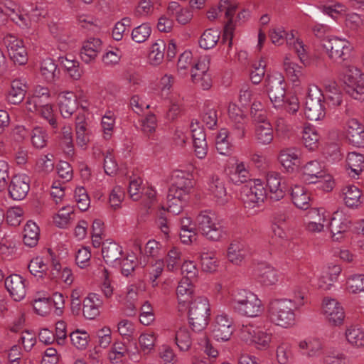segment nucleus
<instances>
[{"label":"nucleus","instance_id":"nucleus-1","mask_svg":"<svg viewBox=\"0 0 364 364\" xmlns=\"http://www.w3.org/2000/svg\"><path fill=\"white\" fill-rule=\"evenodd\" d=\"M303 304L301 294L296 300L274 299L269 304V318L277 326L284 328L291 326L295 321V311Z\"/></svg>","mask_w":364,"mask_h":364},{"label":"nucleus","instance_id":"nucleus-2","mask_svg":"<svg viewBox=\"0 0 364 364\" xmlns=\"http://www.w3.org/2000/svg\"><path fill=\"white\" fill-rule=\"evenodd\" d=\"M230 306L237 314L248 317H256L262 311L261 301L255 294L245 290L232 295Z\"/></svg>","mask_w":364,"mask_h":364},{"label":"nucleus","instance_id":"nucleus-3","mask_svg":"<svg viewBox=\"0 0 364 364\" xmlns=\"http://www.w3.org/2000/svg\"><path fill=\"white\" fill-rule=\"evenodd\" d=\"M210 315V304L207 298L200 296L190 303L188 321L193 331H203L208 324Z\"/></svg>","mask_w":364,"mask_h":364},{"label":"nucleus","instance_id":"nucleus-4","mask_svg":"<svg viewBox=\"0 0 364 364\" xmlns=\"http://www.w3.org/2000/svg\"><path fill=\"white\" fill-rule=\"evenodd\" d=\"M196 221L198 230L210 241H219L225 235L224 228L217 220L215 213L211 211L204 210L200 212Z\"/></svg>","mask_w":364,"mask_h":364},{"label":"nucleus","instance_id":"nucleus-5","mask_svg":"<svg viewBox=\"0 0 364 364\" xmlns=\"http://www.w3.org/2000/svg\"><path fill=\"white\" fill-rule=\"evenodd\" d=\"M267 196V190L259 179L249 180L240 190V198L245 208H248L259 206Z\"/></svg>","mask_w":364,"mask_h":364},{"label":"nucleus","instance_id":"nucleus-6","mask_svg":"<svg viewBox=\"0 0 364 364\" xmlns=\"http://www.w3.org/2000/svg\"><path fill=\"white\" fill-rule=\"evenodd\" d=\"M343 80L347 94L355 100H364V73L360 69L353 65L346 67Z\"/></svg>","mask_w":364,"mask_h":364},{"label":"nucleus","instance_id":"nucleus-7","mask_svg":"<svg viewBox=\"0 0 364 364\" xmlns=\"http://www.w3.org/2000/svg\"><path fill=\"white\" fill-rule=\"evenodd\" d=\"M304 113L311 121L322 119L326 115L325 97L317 86L309 89Z\"/></svg>","mask_w":364,"mask_h":364},{"label":"nucleus","instance_id":"nucleus-8","mask_svg":"<svg viewBox=\"0 0 364 364\" xmlns=\"http://www.w3.org/2000/svg\"><path fill=\"white\" fill-rule=\"evenodd\" d=\"M267 82L269 98L275 108L282 107L286 96V83L281 74L267 76Z\"/></svg>","mask_w":364,"mask_h":364},{"label":"nucleus","instance_id":"nucleus-9","mask_svg":"<svg viewBox=\"0 0 364 364\" xmlns=\"http://www.w3.org/2000/svg\"><path fill=\"white\" fill-rule=\"evenodd\" d=\"M322 46L326 50L331 59L345 60L351 50L350 43L338 38H324L322 40Z\"/></svg>","mask_w":364,"mask_h":364},{"label":"nucleus","instance_id":"nucleus-10","mask_svg":"<svg viewBox=\"0 0 364 364\" xmlns=\"http://www.w3.org/2000/svg\"><path fill=\"white\" fill-rule=\"evenodd\" d=\"M233 321L228 315H218L212 325V334L217 341H228L234 331Z\"/></svg>","mask_w":364,"mask_h":364},{"label":"nucleus","instance_id":"nucleus-11","mask_svg":"<svg viewBox=\"0 0 364 364\" xmlns=\"http://www.w3.org/2000/svg\"><path fill=\"white\" fill-rule=\"evenodd\" d=\"M322 312L328 322L333 326L341 325L345 317L343 308L334 299H323Z\"/></svg>","mask_w":364,"mask_h":364},{"label":"nucleus","instance_id":"nucleus-12","mask_svg":"<svg viewBox=\"0 0 364 364\" xmlns=\"http://www.w3.org/2000/svg\"><path fill=\"white\" fill-rule=\"evenodd\" d=\"M326 177L330 178L326 174L324 166L318 161H310L303 167V179L308 183H316Z\"/></svg>","mask_w":364,"mask_h":364},{"label":"nucleus","instance_id":"nucleus-13","mask_svg":"<svg viewBox=\"0 0 364 364\" xmlns=\"http://www.w3.org/2000/svg\"><path fill=\"white\" fill-rule=\"evenodd\" d=\"M208 191L218 205H223L228 201L229 197L227 195L224 179L219 176H210L208 181Z\"/></svg>","mask_w":364,"mask_h":364},{"label":"nucleus","instance_id":"nucleus-14","mask_svg":"<svg viewBox=\"0 0 364 364\" xmlns=\"http://www.w3.org/2000/svg\"><path fill=\"white\" fill-rule=\"evenodd\" d=\"M5 287L15 301L22 300L26 294L25 280L18 274H11L5 279Z\"/></svg>","mask_w":364,"mask_h":364},{"label":"nucleus","instance_id":"nucleus-15","mask_svg":"<svg viewBox=\"0 0 364 364\" xmlns=\"http://www.w3.org/2000/svg\"><path fill=\"white\" fill-rule=\"evenodd\" d=\"M30 189L28 178L26 176H15L9 186L10 197L15 200L23 199Z\"/></svg>","mask_w":364,"mask_h":364},{"label":"nucleus","instance_id":"nucleus-16","mask_svg":"<svg viewBox=\"0 0 364 364\" xmlns=\"http://www.w3.org/2000/svg\"><path fill=\"white\" fill-rule=\"evenodd\" d=\"M255 275L257 280L265 286L274 285L279 280L277 271L266 262L257 264L255 269Z\"/></svg>","mask_w":364,"mask_h":364},{"label":"nucleus","instance_id":"nucleus-17","mask_svg":"<svg viewBox=\"0 0 364 364\" xmlns=\"http://www.w3.org/2000/svg\"><path fill=\"white\" fill-rule=\"evenodd\" d=\"M346 137L349 143L356 147L364 146V126L356 119H350L347 122Z\"/></svg>","mask_w":364,"mask_h":364},{"label":"nucleus","instance_id":"nucleus-18","mask_svg":"<svg viewBox=\"0 0 364 364\" xmlns=\"http://www.w3.org/2000/svg\"><path fill=\"white\" fill-rule=\"evenodd\" d=\"M350 220L342 211L334 212L329 223L330 230L334 240L340 238L339 237H335L337 235H341L347 232L350 229Z\"/></svg>","mask_w":364,"mask_h":364},{"label":"nucleus","instance_id":"nucleus-19","mask_svg":"<svg viewBox=\"0 0 364 364\" xmlns=\"http://www.w3.org/2000/svg\"><path fill=\"white\" fill-rule=\"evenodd\" d=\"M281 180L280 174L277 172L270 171L267 173V187L269 190V198L272 200L278 201L284 196V191L281 185Z\"/></svg>","mask_w":364,"mask_h":364},{"label":"nucleus","instance_id":"nucleus-20","mask_svg":"<svg viewBox=\"0 0 364 364\" xmlns=\"http://www.w3.org/2000/svg\"><path fill=\"white\" fill-rule=\"evenodd\" d=\"M77 97L73 92H67L59 95V109L64 118H69L77 109Z\"/></svg>","mask_w":364,"mask_h":364},{"label":"nucleus","instance_id":"nucleus-21","mask_svg":"<svg viewBox=\"0 0 364 364\" xmlns=\"http://www.w3.org/2000/svg\"><path fill=\"white\" fill-rule=\"evenodd\" d=\"M102 50V41L99 38H90L86 41L81 50L80 58L85 63L94 61Z\"/></svg>","mask_w":364,"mask_h":364},{"label":"nucleus","instance_id":"nucleus-22","mask_svg":"<svg viewBox=\"0 0 364 364\" xmlns=\"http://www.w3.org/2000/svg\"><path fill=\"white\" fill-rule=\"evenodd\" d=\"M193 292V286L191 280L182 279L176 289V295L178 302V311H183L190 300Z\"/></svg>","mask_w":364,"mask_h":364},{"label":"nucleus","instance_id":"nucleus-23","mask_svg":"<svg viewBox=\"0 0 364 364\" xmlns=\"http://www.w3.org/2000/svg\"><path fill=\"white\" fill-rule=\"evenodd\" d=\"M102 254L107 264L117 265L122 255V247L114 242H106L102 245Z\"/></svg>","mask_w":364,"mask_h":364},{"label":"nucleus","instance_id":"nucleus-24","mask_svg":"<svg viewBox=\"0 0 364 364\" xmlns=\"http://www.w3.org/2000/svg\"><path fill=\"white\" fill-rule=\"evenodd\" d=\"M291 197L293 203L299 209L307 210L310 207V195L306 189L299 185L291 188Z\"/></svg>","mask_w":364,"mask_h":364},{"label":"nucleus","instance_id":"nucleus-25","mask_svg":"<svg viewBox=\"0 0 364 364\" xmlns=\"http://www.w3.org/2000/svg\"><path fill=\"white\" fill-rule=\"evenodd\" d=\"M255 137L258 144H269L274 139L273 128L270 122L257 124L255 128Z\"/></svg>","mask_w":364,"mask_h":364},{"label":"nucleus","instance_id":"nucleus-26","mask_svg":"<svg viewBox=\"0 0 364 364\" xmlns=\"http://www.w3.org/2000/svg\"><path fill=\"white\" fill-rule=\"evenodd\" d=\"M26 85L20 80H14L11 83V88L7 95V101L10 104L18 105L24 99Z\"/></svg>","mask_w":364,"mask_h":364},{"label":"nucleus","instance_id":"nucleus-27","mask_svg":"<svg viewBox=\"0 0 364 364\" xmlns=\"http://www.w3.org/2000/svg\"><path fill=\"white\" fill-rule=\"evenodd\" d=\"M247 250L244 244L235 241L232 242L228 249L227 257L228 260L235 264H240L246 255Z\"/></svg>","mask_w":364,"mask_h":364},{"label":"nucleus","instance_id":"nucleus-28","mask_svg":"<svg viewBox=\"0 0 364 364\" xmlns=\"http://www.w3.org/2000/svg\"><path fill=\"white\" fill-rule=\"evenodd\" d=\"M324 210L321 209H313L309 211V215L314 219V220L308 223L306 229L308 231L311 232H320L323 230L326 221Z\"/></svg>","mask_w":364,"mask_h":364},{"label":"nucleus","instance_id":"nucleus-29","mask_svg":"<svg viewBox=\"0 0 364 364\" xmlns=\"http://www.w3.org/2000/svg\"><path fill=\"white\" fill-rule=\"evenodd\" d=\"M41 74L46 81L53 82L58 77L59 70L51 58L44 59L41 64Z\"/></svg>","mask_w":364,"mask_h":364},{"label":"nucleus","instance_id":"nucleus-30","mask_svg":"<svg viewBox=\"0 0 364 364\" xmlns=\"http://www.w3.org/2000/svg\"><path fill=\"white\" fill-rule=\"evenodd\" d=\"M326 98L333 106H338L342 102V94L336 81L327 80L324 82Z\"/></svg>","mask_w":364,"mask_h":364},{"label":"nucleus","instance_id":"nucleus-31","mask_svg":"<svg viewBox=\"0 0 364 364\" xmlns=\"http://www.w3.org/2000/svg\"><path fill=\"white\" fill-rule=\"evenodd\" d=\"M301 151L296 148H288L280 151L279 160L283 166L289 168L299 162Z\"/></svg>","mask_w":364,"mask_h":364},{"label":"nucleus","instance_id":"nucleus-32","mask_svg":"<svg viewBox=\"0 0 364 364\" xmlns=\"http://www.w3.org/2000/svg\"><path fill=\"white\" fill-rule=\"evenodd\" d=\"M39 240V228L32 222H27L23 230V242L28 247H34Z\"/></svg>","mask_w":364,"mask_h":364},{"label":"nucleus","instance_id":"nucleus-33","mask_svg":"<svg viewBox=\"0 0 364 364\" xmlns=\"http://www.w3.org/2000/svg\"><path fill=\"white\" fill-rule=\"evenodd\" d=\"M344 202L349 208H356L361 203V192L355 186H347L343 188Z\"/></svg>","mask_w":364,"mask_h":364},{"label":"nucleus","instance_id":"nucleus-34","mask_svg":"<svg viewBox=\"0 0 364 364\" xmlns=\"http://www.w3.org/2000/svg\"><path fill=\"white\" fill-rule=\"evenodd\" d=\"M299 346L300 349L306 350L302 353L309 357L318 356L322 353L323 344L321 341L317 338L302 341L299 342Z\"/></svg>","mask_w":364,"mask_h":364},{"label":"nucleus","instance_id":"nucleus-35","mask_svg":"<svg viewBox=\"0 0 364 364\" xmlns=\"http://www.w3.org/2000/svg\"><path fill=\"white\" fill-rule=\"evenodd\" d=\"M237 9V6L231 4L230 2L229 3L228 8L226 9L225 15V17L228 19V23L225 26L224 28V33L223 36V42L225 41H228V48H230L232 46V38H233V33L232 30L233 28L232 26V17L235 14V12Z\"/></svg>","mask_w":364,"mask_h":364},{"label":"nucleus","instance_id":"nucleus-36","mask_svg":"<svg viewBox=\"0 0 364 364\" xmlns=\"http://www.w3.org/2000/svg\"><path fill=\"white\" fill-rule=\"evenodd\" d=\"M220 32L218 30L209 28L205 30L199 39L200 47L208 50L213 48L218 42Z\"/></svg>","mask_w":364,"mask_h":364},{"label":"nucleus","instance_id":"nucleus-37","mask_svg":"<svg viewBox=\"0 0 364 364\" xmlns=\"http://www.w3.org/2000/svg\"><path fill=\"white\" fill-rule=\"evenodd\" d=\"M166 50V43L163 40H157L151 47L149 53V60L152 65L160 64L164 58Z\"/></svg>","mask_w":364,"mask_h":364},{"label":"nucleus","instance_id":"nucleus-38","mask_svg":"<svg viewBox=\"0 0 364 364\" xmlns=\"http://www.w3.org/2000/svg\"><path fill=\"white\" fill-rule=\"evenodd\" d=\"M302 139L309 150L314 151L318 147L319 136L314 127H305L302 131Z\"/></svg>","mask_w":364,"mask_h":364},{"label":"nucleus","instance_id":"nucleus-39","mask_svg":"<svg viewBox=\"0 0 364 364\" xmlns=\"http://www.w3.org/2000/svg\"><path fill=\"white\" fill-rule=\"evenodd\" d=\"M175 341L181 350L186 351L189 350L192 344V338L186 327H181L176 331L175 333Z\"/></svg>","mask_w":364,"mask_h":364},{"label":"nucleus","instance_id":"nucleus-40","mask_svg":"<svg viewBox=\"0 0 364 364\" xmlns=\"http://www.w3.org/2000/svg\"><path fill=\"white\" fill-rule=\"evenodd\" d=\"M348 342L358 348L364 346V331L358 326H350L346 331Z\"/></svg>","mask_w":364,"mask_h":364},{"label":"nucleus","instance_id":"nucleus-41","mask_svg":"<svg viewBox=\"0 0 364 364\" xmlns=\"http://www.w3.org/2000/svg\"><path fill=\"white\" fill-rule=\"evenodd\" d=\"M347 166L355 175H359L364 170V155L350 152L346 158Z\"/></svg>","mask_w":364,"mask_h":364},{"label":"nucleus","instance_id":"nucleus-42","mask_svg":"<svg viewBox=\"0 0 364 364\" xmlns=\"http://www.w3.org/2000/svg\"><path fill=\"white\" fill-rule=\"evenodd\" d=\"M76 141L81 147L85 146L89 141V136L87 132L86 123L84 115L77 116L76 118Z\"/></svg>","mask_w":364,"mask_h":364},{"label":"nucleus","instance_id":"nucleus-43","mask_svg":"<svg viewBox=\"0 0 364 364\" xmlns=\"http://www.w3.org/2000/svg\"><path fill=\"white\" fill-rule=\"evenodd\" d=\"M9 16L13 22L22 28H27L31 24L28 14L18 7L11 9Z\"/></svg>","mask_w":364,"mask_h":364},{"label":"nucleus","instance_id":"nucleus-44","mask_svg":"<svg viewBox=\"0 0 364 364\" xmlns=\"http://www.w3.org/2000/svg\"><path fill=\"white\" fill-rule=\"evenodd\" d=\"M73 212L72 206L68 205L62 208L57 215L54 217L55 224L60 228H66L73 219L72 217Z\"/></svg>","mask_w":364,"mask_h":364},{"label":"nucleus","instance_id":"nucleus-45","mask_svg":"<svg viewBox=\"0 0 364 364\" xmlns=\"http://www.w3.org/2000/svg\"><path fill=\"white\" fill-rule=\"evenodd\" d=\"M60 64L65 68L69 75L74 80H78L81 77L82 70L80 68V63L75 60L68 58H60Z\"/></svg>","mask_w":364,"mask_h":364},{"label":"nucleus","instance_id":"nucleus-46","mask_svg":"<svg viewBox=\"0 0 364 364\" xmlns=\"http://www.w3.org/2000/svg\"><path fill=\"white\" fill-rule=\"evenodd\" d=\"M272 338V334L271 333L257 329L254 334L252 343H253L258 350H266L269 347Z\"/></svg>","mask_w":364,"mask_h":364},{"label":"nucleus","instance_id":"nucleus-47","mask_svg":"<svg viewBox=\"0 0 364 364\" xmlns=\"http://www.w3.org/2000/svg\"><path fill=\"white\" fill-rule=\"evenodd\" d=\"M201 268L204 272H213L217 270L218 262L215 252H203L200 255Z\"/></svg>","mask_w":364,"mask_h":364},{"label":"nucleus","instance_id":"nucleus-48","mask_svg":"<svg viewBox=\"0 0 364 364\" xmlns=\"http://www.w3.org/2000/svg\"><path fill=\"white\" fill-rule=\"evenodd\" d=\"M151 33V27L149 23H144L134 28L132 31V38L138 43L145 42Z\"/></svg>","mask_w":364,"mask_h":364},{"label":"nucleus","instance_id":"nucleus-49","mask_svg":"<svg viewBox=\"0 0 364 364\" xmlns=\"http://www.w3.org/2000/svg\"><path fill=\"white\" fill-rule=\"evenodd\" d=\"M228 136V130L222 129L218 134L215 139V146L219 154L222 155H228L230 151V144L227 140Z\"/></svg>","mask_w":364,"mask_h":364},{"label":"nucleus","instance_id":"nucleus-50","mask_svg":"<svg viewBox=\"0 0 364 364\" xmlns=\"http://www.w3.org/2000/svg\"><path fill=\"white\" fill-rule=\"evenodd\" d=\"M186 175V173L183 171H178L177 174L174 176V181L172 186L189 193L193 188V182L191 178H187Z\"/></svg>","mask_w":364,"mask_h":364},{"label":"nucleus","instance_id":"nucleus-51","mask_svg":"<svg viewBox=\"0 0 364 364\" xmlns=\"http://www.w3.org/2000/svg\"><path fill=\"white\" fill-rule=\"evenodd\" d=\"M249 171L244 162L236 164L235 173L231 176V180L235 184L247 183L249 181Z\"/></svg>","mask_w":364,"mask_h":364},{"label":"nucleus","instance_id":"nucleus-52","mask_svg":"<svg viewBox=\"0 0 364 364\" xmlns=\"http://www.w3.org/2000/svg\"><path fill=\"white\" fill-rule=\"evenodd\" d=\"M31 137L33 146L37 149H42L46 146L47 134L43 128L39 127L33 128L31 133Z\"/></svg>","mask_w":364,"mask_h":364},{"label":"nucleus","instance_id":"nucleus-53","mask_svg":"<svg viewBox=\"0 0 364 364\" xmlns=\"http://www.w3.org/2000/svg\"><path fill=\"white\" fill-rule=\"evenodd\" d=\"M36 168L38 172L48 173L54 168L53 156L47 154L41 156L36 161Z\"/></svg>","mask_w":364,"mask_h":364},{"label":"nucleus","instance_id":"nucleus-54","mask_svg":"<svg viewBox=\"0 0 364 364\" xmlns=\"http://www.w3.org/2000/svg\"><path fill=\"white\" fill-rule=\"evenodd\" d=\"M74 197L77 205L81 211H85L88 209L90 200L86 190L83 187L77 188L75 190Z\"/></svg>","mask_w":364,"mask_h":364},{"label":"nucleus","instance_id":"nucleus-55","mask_svg":"<svg viewBox=\"0 0 364 364\" xmlns=\"http://www.w3.org/2000/svg\"><path fill=\"white\" fill-rule=\"evenodd\" d=\"M347 289L351 293L364 291V274H355L348 278Z\"/></svg>","mask_w":364,"mask_h":364},{"label":"nucleus","instance_id":"nucleus-56","mask_svg":"<svg viewBox=\"0 0 364 364\" xmlns=\"http://www.w3.org/2000/svg\"><path fill=\"white\" fill-rule=\"evenodd\" d=\"M117 264H119L121 266L122 274L128 277L136 267L137 260L134 255H129L122 261L120 259Z\"/></svg>","mask_w":364,"mask_h":364},{"label":"nucleus","instance_id":"nucleus-57","mask_svg":"<svg viewBox=\"0 0 364 364\" xmlns=\"http://www.w3.org/2000/svg\"><path fill=\"white\" fill-rule=\"evenodd\" d=\"M266 63L262 59L258 64L252 65V70L250 73V77L253 84H259L264 77Z\"/></svg>","mask_w":364,"mask_h":364},{"label":"nucleus","instance_id":"nucleus-58","mask_svg":"<svg viewBox=\"0 0 364 364\" xmlns=\"http://www.w3.org/2000/svg\"><path fill=\"white\" fill-rule=\"evenodd\" d=\"M73 346L78 349H85L88 343L89 335L85 331H76L70 335Z\"/></svg>","mask_w":364,"mask_h":364},{"label":"nucleus","instance_id":"nucleus-59","mask_svg":"<svg viewBox=\"0 0 364 364\" xmlns=\"http://www.w3.org/2000/svg\"><path fill=\"white\" fill-rule=\"evenodd\" d=\"M115 123L114 114L109 111L102 119V127L104 132V137L109 139L112 135Z\"/></svg>","mask_w":364,"mask_h":364},{"label":"nucleus","instance_id":"nucleus-60","mask_svg":"<svg viewBox=\"0 0 364 364\" xmlns=\"http://www.w3.org/2000/svg\"><path fill=\"white\" fill-rule=\"evenodd\" d=\"M37 108V110L41 112V116L48 121L52 128L56 129L58 127V122L53 113L52 107L48 103L43 105L39 104Z\"/></svg>","mask_w":364,"mask_h":364},{"label":"nucleus","instance_id":"nucleus-61","mask_svg":"<svg viewBox=\"0 0 364 364\" xmlns=\"http://www.w3.org/2000/svg\"><path fill=\"white\" fill-rule=\"evenodd\" d=\"M292 48L297 54L301 63L304 65L307 66L310 63V60L306 52V46L299 38L293 42Z\"/></svg>","mask_w":364,"mask_h":364},{"label":"nucleus","instance_id":"nucleus-62","mask_svg":"<svg viewBox=\"0 0 364 364\" xmlns=\"http://www.w3.org/2000/svg\"><path fill=\"white\" fill-rule=\"evenodd\" d=\"M277 358L280 364H287L292 358L291 347L287 343H282L277 347Z\"/></svg>","mask_w":364,"mask_h":364},{"label":"nucleus","instance_id":"nucleus-63","mask_svg":"<svg viewBox=\"0 0 364 364\" xmlns=\"http://www.w3.org/2000/svg\"><path fill=\"white\" fill-rule=\"evenodd\" d=\"M155 343V337L151 333H143L139 338V343L141 350L147 354L153 349Z\"/></svg>","mask_w":364,"mask_h":364},{"label":"nucleus","instance_id":"nucleus-64","mask_svg":"<svg viewBox=\"0 0 364 364\" xmlns=\"http://www.w3.org/2000/svg\"><path fill=\"white\" fill-rule=\"evenodd\" d=\"M51 304L50 299L43 297L35 299L33 306L38 314L45 316L48 313Z\"/></svg>","mask_w":364,"mask_h":364}]
</instances>
